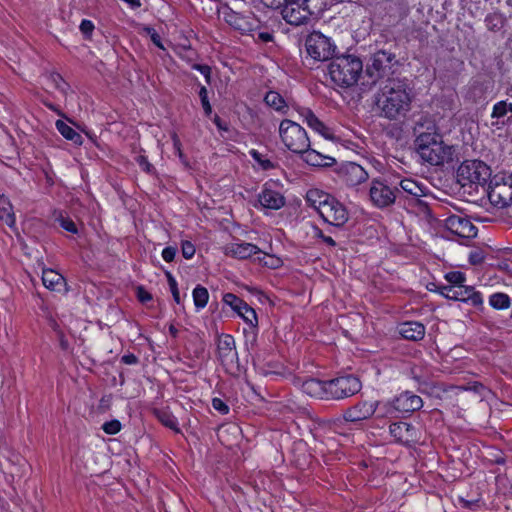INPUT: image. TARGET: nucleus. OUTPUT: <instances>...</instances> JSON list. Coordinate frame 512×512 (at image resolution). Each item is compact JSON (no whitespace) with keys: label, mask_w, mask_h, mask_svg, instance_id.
<instances>
[{"label":"nucleus","mask_w":512,"mask_h":512,"mask_svg":"<svg viewBox=\"0 0 512 512\" xmlns=\"http://www.w3.org/2000/svg\"><path fill=\"white\" fill-rule=\"evenodd\" d=\"M182 255L185 259H191L195 255V246L190 241H182L181 243Z\"/></svg>","instance_id":"obj_46"},{"label":"nucleus","mask_w":512,"mask_h":512,"mask_svg":"<svg viewBox=\"0 0 512 512\" xmlns=\"http://www.w3.org/2000/svg\"><path fill=\"white\" fill-rule=\"evenodd\" d=\"M321 135L322 137L325 139V140H328V141H331V142H336L338 141V137H336L332 132L331 130L326 127L325 125L322 124V132H321Z\"/></svg>","instance_id":"obj_56"},{"label":"nucleus","mask_w":512,"mask_h":512,"mask_svg":"<svg viewBox=\"0 0 512 512\" xmlns=\"http://www.w3.org/2000/svg\"><path fill=\"white\" fill-rule=\"evenodd\" d=\"M414 133L415 147L423 161L433 166H441L453 161L455 147L443 141L442 135L438 133L433 122L428 121L426 126L417 123Z\"/></svg>","instance_id":"obj_1"},{"label":"nucleus","mask_w":512,"mask_h":512,"mask_svg":"<svg viewBox=\"0 0 512 512\" xmlns=\"http://www.w3.org/2000/svg\"><path fill=\"white\" fill-rule=\"evenodd\" d=\"M199 97L201 100V104L203 107V110L207 116H209L212 113V107L210 105V102L208 100V91L205 86H202L199 91Z\"/></svg>","instance_id":"obj_43"},{"label":"nucleus","mask_w":512,"mask_h":512,"mask_svg":"<svg viewBox=\"0 0 512 512\" xmlns=\"http://www.w3.org/2000/svg\"><path fill=\"white\" fill-rule=\"evenodd\" d=\"M58 222L64 230L71 232L73 234H76L78 232L75 222L69 217L60 216L58 218Z\"/></svg>","instance_id":"obj_44"},{"label":"nucleus","mask_w":512,"mask_h":512,"mask_svg":"<svg viewBox=\"0 0 512 512\" xmlns=\"http://www.w3.org/2000/svg\"><path fill=\"white\" fill-rule=\"evenodd\" d=\"M509 111L512 112V103L499 101L494 104L491 117L499 119L504 117Z\"/></svg>","instance_id":"obj_36"},{"label":"nucleus","mask_w":512,"mask_h":512,"mask_svg":"<svg viewBox=\"0 0 512 512\" xmlns=\"http://www.w3.org/2000/svg\"><path fill=\"white\" fill-rule=\"evenodd\" d=\"M42 282L43 285L51 291L61 292L66 290L65 278L53 269H43Z\"/></svg>","instance_id":"obj_24"},{"label":"nucleus","mask_w":512,"mask_h":512,"mask_svg":"<svg viewBox=\"0 0 512 512\" xmlns=\"http://www.w3.org/2000/svg\"><path fill=\"white\" fill-rule=\"evenodd\" d=\"M490 203L497 208H506L512 204V183L508 177L503 182H495L486 187L483 192Z\"/></svg>","instance_id":"obj_13"},{"label":"nucleus","mask_w":512,"mask_h":512,"mask_svg":"<svg viewBox=\"0 0 512 512\" xmlns=\"http://www.w3.org/2000/svg\"><path fill=\"white\" fill-rule=\"evenodd\" d=\"M171 138H172V142H173V148L175 150V154L179 157L180 161L183 163V164H187L186 162V158L182 152V149H181V141L178 137V135L173 132L172 135H171Z\"/></svg>","instance_id":"obj_45"},{"label":"nucleus","mask_w":512,"mask_h":512,"mask_svg":"<svg viewBox=\"0 0 512 512\" xmlns=\"http://www.w3.org/2000/svg\"><path fill=\"white\" fill-rule=\"evenodd\" d=\"M147 32L151 38V41L160 49L164 50L163 43L161 41L160 35L153 29V28H147Z\"/></svg>","instance_id":"obj_52"},{"label":"nucleus","mask_w":512,"mask_h":512,"mask_svg":"<svg viewBox=\"0 0 512 512\" xmlns=\"http://www.w3.org/2000/svg\"><path fill=\"white\" fill-rule=\"evenodd\" d=\"M137 163L147 173H150L153 169V166L149 163L147 157L140 155L136 158Z\"/></svg>","instance_id":"obj_54"},{"label":"nucleus","mask_w":512,"mask_h":512,"mask_svg":"<svg viewBox=\"0 0 512 512\" xmlns=\"http://www.w3.org/2000/svg\"><path fill=\"white\" fill-rule=\"evenodd\" d=\"M322 242H324V243H326V244H328V245H330V246H335V245H336V243H335V241L332 239V237H330V236H325V235H323V234H322Z\"/></svg>","instance_id":"obj_62"},{"label":"nucleus","mask_w":512,"mask_h":512,"mask_svg":"<svg viewBox=\"0 0 512 512\" xmlns=\"http://www.w3.org/2000/svg\"><path fill=\"white\" fill-rule=\"evenodd\" d=\"M373 408H375V417L379 419L396 418L398 414L394 399L392 401H373Z\"/></svg>","instance_id":"obj_25"},{"label":"nucleus","mask_w":512,"mask_h":512,"mask_svg":"<svg viewBox=\"0 0 512 512\" xmlns=\"http://www.w3.org/2000/svg\"><path fill=\"white\" fill-rule=\"evenodd\" d=\"M310 0H287L281 11L283 19L291 25L304 24L313 15L309 5Z\"/></svg>","instance_id":"obj_12"},{"label":"nucleus","mask_w":512,"mask_h":512,"mask_svg":"<svg viewBox=\"0 0 512 512\" xmlns=\"http://www.w3.org/2000/svg\"><path fill=\"white\" fill-rule=\"evenodd\" d=\"M169 285H170V290H171L174 301L177 304H180L181 300H180V293H179V290L177 287V282L171 275H169Z\"/></svg>","instance_id":"obj_50"},{"label":"nucleus","mask_w":512,"mask_h":512,"mask_svg":"<svg viewBox=\"0 0 512 512\" xmlns=\"http://www.w3.org/2000/svg\"><path fill=\"white\" fill-rule=\"evenodd\" d=\"M460 502L463 504V507L468 509H475L476 507H479L480 499H474V500H465L463 498H460Z\"/></svg>","instance_id":"obj_58"},{"label":"nucleus","mask_w":512,"mask_h":512,"mask_svg":"<svg viewBox=\"0 0 512 512\" xmlns=\"http://www.w3.org/2000/svg\"><path fill=\"white\" fill-rule=\"evenodd\" d=\"M0 219L10 227L15 224V216L12 212V205L9 199L4 195L0 196Z\"/></svg>","instance_id":"obj_27"},{"label":"nucleus","mask_w":512,"mask_h":512,"mask_svg":"<svg viewBox=\"0 0 512 512\" xmlns=\"http://www.w3.org/2000/svg\"><path fill=\"white\" fill-rule=\"evenodd\" d=\"M302 154L303 160L311 166H320V153L314 149L306 148Z\"/></svg>","instance_id":"obj_38"},{"label":"nucleus","mask_w":512,"mask_h":512,"mask_svg":"<svg viewBox=\"0 0 512 512\" xmlns=\"http://www.w3.org/2000/svg\"><path fill=\"white\" fill-rule=\"evenodd\" d=\"M394 400L398 413H411L421 409L423 406L421 397L410 391L402 392L397 397H395Z\"/></svg>","instance_id":"obj_21"},{"label":"nucleus","mask_w":512,"mask_h":512,"mask_svg":"<svg viewBox=\"0 0 512 512\" xmlns=\"http://www.w3.org/2000/svg\"><path fill=\"white\" fill-rule=\"evenodd\" d=\"M192 297H193V302H194L196 311H200L208 303L209 292L205 287H203L201 285H197L192 291Z\"/></svg>","instance_id":"obj_29"},{"label":"nucleus","mask_w":512,"mask_h":512,"mask_svg":"<svg viewBox=\"0 0 512 512\" xmlns=\"http://www.w3.org/2000/svg\"><path fill=\"white\" fill-rule=\"evenodd\" d=\"M395 179L397 184V190L399 194L398 202L409 200L414 202H420V198L425 196L427 193V187L419 181L412 178H404L401 180Z\"/></svg>","instance_id":"obj_16"},{"label":"nucleus","mask_w":512,"mask_h":512,"mask_svg":"<svg viewBox=\"0 0 512 512\" xmlns=\"http://www.w3.org/2000/svg\"><path fill=\"white\" fill-rule=\"evenodd\" d=\"M212 406L216 411L220 412L223 415L228 414L229 412L228 405L220 398H213Z\"/></svg>","instance_id":"obj_49"},{"label":"nucleus","mask_w":512,"mask_h":512,"mask_svg":"<svg viewBox=\"0 0 512 512\" xmlns=\"http://www.w3.org/2000/svg\"><path fill=\"white\" fill-rule=\"evenodd\" d=\"M485 260V255L481 250L471 251L469 254V262L473 265H479Z\"/></svg>","instance_id":"obj_48"},{"label":"nucleus","mask_w":512,"mask_h":512,"mask_svg":"<svg viewBox=\"0 0 512 512\" xmlns=\"http://www.w3.org/2000/svg\"><path fill=\"white\" fill-rule=\"evenodd\" d=\"M331 167H335L333 171L351 187L364 183L369 178L367 171L361 165L354 162L338 165L335 157L322 154V173Z\"/></svg>","instance_id":"obj_9"},{"label":"nucleus","mask_w":512,"mask_h":512,"mask_svg":"<svg viewBox=\"0 0 512 512\" xmlns=\"http://www.w3.org/2000/svg\"><path fill=\"white\" fill-rule=\"evenodd\" d=\"M327 76L339 87H351L363 71L361 59L354 55H340L328 65Z\"/></svg>","instance_id":"obj_4"},{"label":"nucleus","mask_w":512,"mask_h":512,"mask_svg":"<svg viewBox=\"0 0 512 512\" xmlns=\"http://www.w3.org/2000/svg\"><path fill=\"white\" fill-rule=\"evenodd\" d=\"M412 89L406 79H391L381 87L377 106L381 114L390 120L403 117L411 108Z\"/></svg>","instance_id":"obj_2"},{"label":"nucleus","mask_w":512,"mask_h":512,"mask_svg":"<svg viewBox=\"0 0 512 512\" xmlns=\"http://www.w3.org/2000/svg\"><path fill=\"white\" fill-rule=\"evenodd\" d=\"M121 361L127 365H135L138 363V358L134 354L129 353L123 355Z\"/></svg>","instance_id":"obj_59"},{"label":"nucleus","mask_w":512,"mask_h":512,"mask_svg":"<svg viewBox=\"0 0 512 512\" xmlns=\"http://www.w3.org/2000/svg\"><path fill=\"white\" fill-rule=\"evenodd\" d=\"M491 177L490 167L481 160H465L457 169L458 184L465 193L478 194L480 190L486 191L488 180Z\"/></svg>","instance_id":"obj_3"},{"label":"nucleus","mask_w":512,"mask_h":512,"mask_svg":"<svg viewBox=\"0 0 512 512\" xmlns=\"http://www.w3.org/2000/svg\"><path fill=\"white\" fill-rule=\"evenodd\" d=\"M259 38L264 42H269L272 40V35L267 32L259 33Z\"/></svg>","instance_id":"obj_61"},{"label":"nucleus","mask_w":512,"mask_h":512,"mask_svg":"<svg viewBox=\"0 0 512 512\" xmlns=\"http://www.w3.org/2000/svg\"><path fill=\"white\" fill-rule=\"evenodd\" d=\"M306 202L315 211H320V191L318 189H311L306 194Z\"/></svg>","instance_id":"obj_41"},{"label":"nucleus","mask_w":512,"mask_h":512,"mask_svg":"<svg viewBox=\"0 0 512 512\" xmlns=\"http://www.w3.org/2000/svg\"><path fill=\"white\" fill-rule=\"evenodd\" d=\"M445 279L450 284L449 286H460L464 285L466 276L460 271H451L445 275Z\"/></svg>","instance_id":"obj_40"},{"label":"nucleus","mask_w":512,"mask_h":512,"mask_svg":"<svg viewBox=\"0 0 512 512\" xmlns=\"http://www.w3.org/2000/svg\"><path fill=\"white\" fill-rule=\"evenodd\" d=\"M60 344H61L63 349H66L68 347V343H67L66 340L63 339L62 335H60Z\"/></svg>","instance_id":"obj_64"},{"label":"nucleus","mask_w":512,"mask_h":512,"mask_svg":"<svg viewBox=\"0 0 512 512\" xmlns=\"http://www.w3.org/2000/svg\"><path fill=\"white\" fill-rule=\"evenodd\" d=\"M258 202L264 209L278 210L285 205V197L275 188V184L267 182L258 194Z\"/></svg>","instance_id":"obj_19"},{"label":"nucleus","mask_w":512,"mask_h":512,"mask_svg":"<svg viewBox=\"0 0 512 512\" xmlns=\"http://www.w3.org/2000/svg\"><path fill=\"white\" fill-rule=\"evenodd\" d=\"M362 389L360 379L354 375H344L330 380H322V400H341L351 397Z\"/></svg>","instance_id":"obj_7"},{"label":"nucleus","mask_w":512,"mask_h":512,"mask_svg":"<svg viewBox=\"0 0 512 512\" xmlns=\"http://www.w3.org/2000/svg\"><path fill=\"white\" fill-rule=\"evenodd\" d=\"M399 334L406 340L420 341L425 336V326L417 321H408L398 325Z\"/></svg>","instance_id":"obj_23"},{"label":"nucleus","mask_w":512,"mask_h":512,"mask_svg":"<svg viewBox=\"0 0 512 512\" xmlns=\"http://www.w3.org/2000/svg\"><path fill=\"white\" fill-rule=\"evenodd\" d=\"M320 32L313 31L305 42V51L302 53L303 65L311 70L320 67Z\"/></svg>","instance_id":"obj_18"},{"label":"nucleus","mask_w":512,"mask_h":512,"mask_svg":"<svg viewBox=\"0 0 512 512\" xmlns=\"http://www.w3.org/2000/svg\"><path fill=\"white\" fill-rule=\"evenodd\" d=\"M264 100L268 106L274 108L276 111L284 112V108L286 107L285 101L278 92L269 91Z\"/></svg>","instance_id":"obj_32"},{"label":"nucleus","mask_w":512,"mask_h":512,"mask_svg":"<svg viewBox=\"0 0 512 512\" xmlns=\"http://www.w3.org/2000/svg\"><path fill=\"white\" fill-rule=\"evenodd\" d=\"M375 413L373 408V401H359L354 406L348 408L343 413L342 418L335 419H322V434L334 432L343 434L344 421L346 422H360L369 419Z\"/></svg>","instance_id":"obj_6"},{"label":"nucleus","mask_w":512,"mask_h":512,"mask_svg":"<svg viewBox=\"0 0 512 512\" xmlns=\"http://www.w3.org/2000/svg\"><path fill=\"white\" fill-rule=\"evenodd\" d=\"M250 155L254 159V161L260 166L261 169L270 170L274 168V163L270 161L268 158H264L263 155L259 153L257 150H251Z\"/></svg>","instance_id":"obj_39"},{"label":"nucleus","mask_w":512,"mask_h":512,"mask_svg":"<svg viewBox=\"0 0 512 512\" xmlns=\"http://www.w3.org/2000/svg\"><path fill=\"white\" fill-rule=\"evenodd\" d=\"M297 111L302 120L306 122L310 128L316 132H320V121L310 108L300 107Z\"/></svg>","instance_id":"obj_30"},{"label":"nucleus","mask_w":512,"mask_h":512,"mask_svg":"<svg viewBox=\"0 0 512 512\" xmlns=\"http://www.w3.org/2000/svg\"><path fill=\"white\" fill-rule=\"evenodd\" d=\"M169 332H170V334H171L173 337H176V336H177V332H178V331H177V329H176L173 325H171V326L169 327Z\"/></svg>","instance_id":"obj_63"},{"label":"nucleus","mask_w":512,"mask_h":512,"mask_svg":"<svg viewBox=\"0 0 512 512\" xmlns=\"http://www.w3.org/2000/svg\"><path fill=\"white\" fill-rule=\"evenodd\" d=\"M250 327L255 328L258 325V318L255 310L251 308L247 303L243 305L241 310L237 312Z\"/></svg>","instance_id":"obj_33"},{"label":"nucleus","mask_w":512,"mask_h":512,"mask_svg":"<svg viewBox=\"0 0 512 512\" xmlns=\"http://www.w3.org/2000/svg\"><path fill=\"white\" fill-rule=\"evenodd\" d=\"M55 126L58 132L67 140L73 142L76 145H81L83 143L82 136L75 131L71 126L65 123L62 120H57Z\"/></svg>","instance_id":"obj_26"},{"label":"nucleus","mask_w":512,"mask_h":512,"mask_svg":"<svg viewBox=\"0 0 512 512\" xmlns=\"http://www.w3.org/2000/svg\"><path fill=\"white\" fill-rule=\"evenodd\" d=\"M322 221L334 227H342L349 219L343 203L334 196L322 192Z\"/></svg>","instance_id":"obj_11"},{"label":"nucleus","mask_w":512,"mask_h":512,"mask_svg":"<svg viewBox=\"0 0 512 512\" xmlns=\"http://www.w3.org/2000/svg\"><path fill=\"white\" fill-rule=\"evenodd\" d=\"M398 66L399 61L394 53L387 50H378L370 56L366 65L365 75L371 80V84H376L380 81H383L385 84L386 81L396 79L393 75Z\"/></svg>","instance_id":"obj_5"},{"label":"nucleus","mask_w":512,"mask_h":512,"mask_svg":"<svg viewBox=\"0 0 512 512\" xmlns=\"http://www.w3.org/2000/svg\"><path fill=\"white\" fill-rule=\"evenodd\" d=\"M79 29L85 37H90L95 29L92 21L83 19L80 23Z\"/></svg>","instance_id":"obj_47"},{"label":"nucleus","mask_w":512,"mask_h":512,"mask_svg":"<svg viewBox=\"0 0 512 512\" xmlns=\"http://www.w3.org/2000/svg\"><path fill=\"white\" fill-rule=\"evenodd\" d=\"M121 427H122V425H121L120 421H118L116 419L105 422L102 425L103 431L109 435L117 434L121 430Z\"/></svg>","instance_id":"obj_42"},{"label":"nucleus","mask_w":512,"mask_h":512,"mask_svg":"<svg viewBox=\"0 0 512 512\" xmlns=\"http://www.w3.org/2000/svg\"><path fill=\"white\" fill-rule=\"evenodd\" d=\"M279 135L284 145L292 152H303L310 146L306 131L298 123L285 119L280 123Z\"/></svg>","instance_id":"obj_10"},{"label":"nucleus","mask_w":512,"mask_h":512,"mask_svg":"<svg viewBox=\"0 0 512 512\" xmlns=\"http://www.w3.org/2000/svg\"><path fill=\"white\" fill-rule=\"evenodd\" d=\"M322 61L325 59L332 58V60L337 56V46L332 41L331 38L326 37L322 34Z\"/></svg>","instance_id":"obj_34"},{"label":"nucleus","mask_w":512,"mask_h":512,"mask_svg":"<svg viewBox=\"0 0 512 512\" xmlns=\"http://www.w3.org/2000/svg\"><path fill=\"white\" fill-rule=\"evenodd\" d=\"M137 297L141 303H146L152 299V295L143 287L137 288Z\"/></svg>","instance_id":"obj_55"},{"label":"nucleus","mask_w":512,"mask_h":512,"mask_svg":"<svg viewBox=\"0 0 512 512\" xmlns=\"http://www.w3.org/2000/svg\"><path fill=\"white\" fill-rule=\"evenodd\" d=\"M444 226L451 233L462 238H473L477 235V227L464 215H449L444 220Z\"/></svg>","instance_id":"obj_17"},{"label":"nucleus","mask_w":512,"mask_h":512,"mask_svg":"<svg viewBox=\"0 0 512 512\" xmlns=\"http://www.w3.org/2000/svg\"><path fill=\"white\" fill-rule=\"evenodd\" d=\"M122 1L127 3L131 8H138L141 5L140 0H122Z\"/></svg>","instance_id":"obj_60"},{"label":"nucleus","mask_w":512,"mask_h":512,"mask_svg":"<svg viewBox=\"0 0 512 512\" xmlns=\"http://www.w3.org/2000/svg\"><path fill=\"white\" fill-rule=\"evenodd\" d=\"M226 255L237 259H247L261 253L259 247L247 242H234L225 247Z\"/></svg>","instance_id":"obj_22"},{"label":"nucleus","mask_w":512,"mask_h":512,"mask_svg":"<svg viewBox=\"0 0 512 512\" xmlns=\"http://www.w3.org/2000/svg\"><path fill=\"white\" fill-rule=\"evenodd\" d=\"M411 373L413 374V378L419 383V391L425 392L426 388L428 386V383L425 380H423L421 376H419L415 373L414 368L411 370Z\"/></svg>","instance_id":"obj_57"},{"label":"nucleus","mask_w":512,"mask_h":512,"mask_svg":"<svg viewBox=\"0 0 512 512\" xmlns=\"http://www.w3.org/2000/svg\"><path fill=\"white\" fill-rule=\"evenodd\" d=\"M441 294L447 299L468 302L475 307L483 304L481 293L472 286H443L441 287Z\"/></svg>","instance_id":"obj_14"},{"label":"nucleus","mask_w":512,"mask_h":512,"mask_svg":"<svg viewBox=\"0 0 512 512\" xmlns=\"http://www.w3.org/2000/svg\"><path fill=\"white\" fill-rule=\"evenodd\" d=\"M223 302L226 305L230 306L236 313L239 312L241 310V308L243 307V305L246 304L245 301H243L238 296H236L235 294H232V293L224 294Z\"/></svg>","instance_id":"obj_37"},{"label":"nucleus","mask_w":512,"mask_h":512,"mask_svg":"<svg viewBox=\"0 0 512 512\" xmlns=\"http://www.w3.org/2000/svg\"><path fill=\"white\" fill-rule=\"evenodd\" d=\"M369 199L378 209H386L398 202L399 194L395 179L373 178L369 188Z\"/></svg>","instance_id":"obj_8"},{"label":"nucleus","mask_w":512,"mask_h":512,"mask_svg":"<svg viewBox=\"0 0 512 512\" xmlns=\"http://www.w3.org/2000/svg\"><path fill=\"white\" fill-rule=\"evenodd\" d=\"M177 249L172 246L165 247L162 251V258L166 262H172L176 256Z\"/></svg>","instance_id":"obj_51"},{"label":"nucleus","mask_w":512,"mask_h":512,"mask_svg":"<svg viewBox=\"0 0 512 512\" xmlns=\"http://www.w3.org/2000/svg\"><path fill=\"white\" fill-rule=\"evenodd\" d=\"M489 305L496 310H505L511 306V298L506 293H493L489 296Z\"/></svg>","instance_id":"obj_28"},{"label":"nucleus","mask_w":512,"mask_h":512,"mask_svg":"<svg viewBox=\"0 0 512 512\" xmlns=\"http://www.w3.org/2000/svg\"><path fill=\"white\" fill-rule=\"evenodd\" d=\"M155 414H156L158 420L164 426L168 427L169 429H171L177 433L180 432V429L178 427V420L172 413H170L167 410H157L155 412Z\"/></svg>","instance_id":"obj_31"},{"label":"nucleus","mask_w":512,"mask_h":512,"mask_svg":"<svg viewBox=\"0 0 512 512\" xmlns=\"http://www.w3.org/2000/svg\"><path fill=\"white\" fill-rule=\"evenodd\" d=\"M302 391L310 397L318 398L320 395V381L317 379H307L302 383Z\"/></svg>","instance_id":"obj_35"},{"label":"nucleus","mask_w":512,"mask_h":512,"mask_svg":"<svg viewBox=\"0 0 512 512\" xmlns=\"http://www.w3.org/2000/svg\"><path fill=\"white\" fill-rule=\"evenodd\" d=\"M192 68L199 71L205 77L207 83H210L211 68L209 66L194 64Z\"/></svg>","instance_id":"obj_53"},{"label":"nucleus","mask_w":512,"mask_h":512,"mask_svg":"<svg viewBox=\"0 0 512 512\" xmlns=\"http://www.w3.org/2000/svg\"><path fill=\"white\" fill-rule=\"evenodd\" d=\"M218 358L226 371L233 372L238 368V353L235 339L229 334L222 335L217 344Z\"/></svg>","instance_id":"obj_15"},{"label":"nucleus","mask_w":512,"mask_h":512,"mask_svg":"<svg viewBox=\"0 0 512 512\" xmlns=\"http://www.w3.org/2000/svg\"><path fill=\"white\" fill-rule=\"evenodd\" d=\"M389 433L393 439L403 445L417 442L418 431L415 426L407 422H394L389 426Z\"/></svg>","instance_id":"obj_20"}]
</instances>
